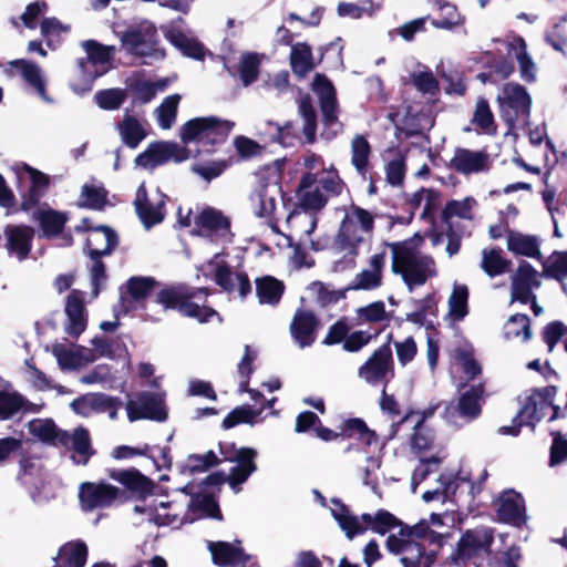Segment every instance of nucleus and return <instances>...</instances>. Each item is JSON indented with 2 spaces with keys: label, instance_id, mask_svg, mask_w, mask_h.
<instances>
[{
  "label": "nucleus",
  "instance_id": "1",
  "mask_svg": "<svg viewBox=\"0 0 567 567\" xmlns=\"http://www.w3.org/2000/svg\"><path fill=\"white\" fill-rule=\"evenodd\" d=\"M444 525L442 515L431 514L413 526H403L396 535L389 536L386 547L391 553L401 555L404 567H431L435 550L425 549V543L442 546L444 536L439 530Z\"/></svg>",
  "mask_w": 567,
  "mask_h": 567
},
{
  "label": "nucleus",
  "instance_id": "2",
  "mask_svg": "<svg viewBox=\"0 0 567 567\" xmlns=\"http://www.w3.org/2000/svg\"><path fill=\"white\" fill-rule=\"evenodd\" d=\"M134 511L146 515L148 522L172 528H178L186 523H193L204 517L221 519L216 499L206 492L183 502L144 499L142 504L134 506Z\"/></svg>",
  "mask_w": 567,
  "mask_h": 567
},
{
  "label": "nucleus",
  "instance_id": "3",
  "mask_svg": "<svg viewBox=\"0 0 567 567\" xmlns=\"http://www.w3.org/2000/svg\"><path fill=\"white\" fill-rule=\"evenodd\" d=\"M422 241L421 237L415 236L389 245L392 255V272L402 278L410 291L425 285L437 275L434 258L420 248Z\"/></svg>",
  "mask_w": 567,
  "mask_h": 567
},
{
  "label": "nucleus",
  "instance_id": "4",
  "mask_svg": "<svg viewBox=\"0 0 567 567\" xmlns=\"http://www.w3.org/2000/svg\"><path fill=\"white\" fill-rule=\"evenodd\" d=\"M344 188L346 184L332 164L322 167L320 173L307 172L296 192L298 206L316 214L324 208L330 197L341 195Z\"/></svg>",
  "mask_w": 567,
  "mask_h": 567
},
{
  "label": "nucleus",
  "instance_id": "5",
  "mask_svg": "<svg viewBox=\"0 0 567 567\" xmlns=\"http://www.w3.org/2000/svg\"><path fill=\"white\" fill-rule=\"evenodd\" d=\"M206 295L205 289H193L185 286L164 288L156 293L154 300L144 305L145 309H150L152 305L161 306L163 310L177 309L187 317L197 319L199 322H209L213 319L220 320L219 315L212 308L199 306L195 300L202 299L200 296Z\"/></svg>",
  "mask_w": 567,
  "mask_h": 567
},
{
  "label": "nucleus",
  "instance_id": "6",
  "mask_svg": "<svg viewBox=\"0 0 567 567\" xmlns=\"http://www.w3.org/2000/svg\"><path fill=\"white\" fill-rule=\"evenodd\" d=\"M330 512L348 538H353L367 529L384 535L392 528L401 525V522L385 509H379L374 514L355 516L337 499L331 502Z\"/></svg>",
  "mask_w": 567,
  "mask_h": 567
},
{
  "label": "nucleus",
  "instance_id": "7",
  "mask_svg": "<svg viewBox=\"0 0 567 567\" xmlns=\"http://www.w3.org/2000/svg\"><path fill=\"white\" fill-rule=\"evenodd\" d=\"M219 450L225 461L234 462L236 465L231 467L228 477L224 473H214L208 475L203 483L213 487L220 486L228 481L231 489L238 493L241 489L240 485L257 470L255 463L257 452L249 447L235 450L234 445L229 443H220Z\"/></svg>",
  "mask_w": 567,
  "mask_h": 567
},
{
  "label": "nucleus",
  "instance_id": "8",
  "mask_svg": "<svg viewBox=\"0 0 567 567\" xmlns=\"http://www.w3.org/2000/svg\"><path fill=\"white\" fill-rule=\"evenodd\" d=\"M234 123L215 116L196 117L186 122L179 131L184 144L195 143L200 152H209L210 147L226 140Z\"/></svg>",
  "mask_w": 567,
  "mask_h": 567
},
{
  "label": "nucleus",
  "instance_id": "9",
  "mask_svg": "<svg viewBox=\"0 0 567 567\" xmlns=\"http://www.w3.org/2000/svg\"><path fill=\"white\" fill-rule=\"evenodd\" d=\"M374 215L358 206L347 208L336 243L342 249L354 252L358 246L370 240L374 231Z\"/></svg>",
  "mask_w": 567,
  "mask_h": 567
},
{
  "label": "nucleus",
  "instance_id": "10",
  "mask_svg": "<svg viewBox=\"0 0 567 567\" xmlns=\"http://www.w3.org/2000/svg\"><path fill=\"white\" fill-rule=\"evenodd\" d=\"M121 42L127 52L142 58L146 64L163 60L165 56L164 51L158 45L156 28L150 21L130 27L121 35Z\"/></svg>",
  "mask_w": 567,
  "mask_h": 567
},
{
  "label": "nucleus",
  "instance_id": "11",
  "mask_svg": "<svg viewBox=\"0 0 567 567\" xmlns=\"http://www.w3.org/2000/svg\"><path fill=\"white\" fill-rule=\"evenodd\" d=\"M501 113L507 124L526 125L530 114L532 99L527 91L517 83H507L497 96Z\"/></svg>",
  "mask_w": 567,
  "mask_h": 567
},
{
  "label": "nucleus",
  "instance_id": "12",
  "mask_svg": "<svg viewBox=\"0 0 567 567\" xmlns=\"http://www.w3.org/2000/svg\"><path fill=\"white\" fill-rule=\"evenodd\" d=\"M203 276L213 278L215 282L228 292H238L245 297L251 290L250 281L244 272L231 271L219 254L202 265L198 269Z\"/></svg>",
  "mask_w": 567,
  "mask_h": 567
},
{
  "label": "nucleus",
  "instance_id": "13",
  "mask_svg": "<svg viewBox=\"0 0 567 567\" xmlns=\"http://www.w3.org/2000/svg\"><path fill=\"white\" fill-rule=\"evenodd\" d=\"M551 410L553 414L550 420L558 417L559 409L557 406H553L547 396L543 391H534L526 400L525 404L518 412L516 419L514 420V426H504L501 429L503 434L517 435L518 427L522 425H530L535 426V423L538 422L542 417L547 414V411Z\"/></svg>",
  "mask_w": 567,
  "mask_h": 567
},
{
  "label": "nucleus",
  "instance_id": "14",
  "mask_svg": "<svg viewBox=\"0 0 567 567\" xmlns=\"http://www.w3.org/2000/svg\"><path fill=\"white\" fill-rule=\"evenodd\" d=\"M194 233L216 245L230 241V223L221 212L207 207L195 217Z\"/></svg>",
  "mask_w": 567,
  "mask_h": 567
},
{
  "label": "nucleus",
  "instance_id": "15",
  "mask_svg": "<svg viewBox=\"0 0 567 567\" xmlns=\"http://www.w3.org/2000/svg\"><path fill=\"white\" fill-rule=\"evenodd\" d=\"M482 401L483 386H473L460 396L456 405L446 408L444 417L450 424L461 427L481 414Z\"/></svg>",
  "mask_w": 567,
  "mask_h": 567
},
{
  "label": "nucleus",
  "instance_id": "16",
  "mask_svg": "<svg viewBox=\"0 0 567 567\" xmlns=\"http://www.w3.org/2000/svg\"><path fill=\"white\" fill-rule=\"evenodd\" d=\"M165 394L161 391L154 393L143 392L136 399H131L126 403L127 417L131 422L141 419L154 421H164L167 417L164 404Z\"/></svg>",
  "mask_w": 567,
  "mask_h": 567
},
{
  "label": "nucleus",
  "instance_id": "17",
  "mask_svg": "<svg viewBox=\"0 0 567 567\" xmlns=\"http://www.w3.org/2000/svg\"><path fill=\"white\" fill-rule=\"evenodd\" d=\"M190 156V152L174 142H156L135 158V164L142 168L153 169L171 159L182 162Z\"/></svg>",
  "mask_w": 567,
  "mask_h": 567
},
{
  "label": "nucleus",
  "instance_id": "18",
  "mask_svg": "<svg viewBox=\"0 0 567 567\" xmlns=\"http://www.w3.org/2000/svg\"><path fill=\"white\" fill-rule=\"evenodd\" d=\"M120 496V489L109 483L84 482L80 485L79 498L82 509L93 511L111 506Z\"/></svg>",
  "mask_w": 567,
  "mask_h": 567
},
{
  "label": "nucleus",
  "instance_id": "19",
  "mask_svg": "<svg viewBox=\"0 0 567 567\" xmlns=\"http://www.w3.org/2000/svg\"><path fill=\"white\" fill-rule=\"evenodd\" d=\"M164 203L165 195L158 189L148 195L143 184L137 188L134 205L145 228H151L164 219Z\"/></svg>",
  "mask_w": 567,
  "mask_h": 567
},
{
  "label": "nucleus",
  "instance_id": "20",
  "mask_svg": "<svg viewBox=\"0 0 567 567\" xmlns=\"http://www.w3.org/2000/svg\"><path fill=\"white\" fill-rule=\"evenodd\" d=\"M494 504L499 520L517 527L526 524L525 504L520 494L515 491H506L498 496Z\"/></svg>",
  "mask_w": 567,
  "mask_h": 567
},
{
  "label": "nucleus",
  "instance_id": "21",
  "mask_svg": "<svg viewBox=\"0 0 567 567\" xmlns=\"http://www.w3.org/2000/svg\"><path fill=\"white\" fill-rule=\"evenodd\" d=\"M540 286L538 272L527 262H522L512 276V301L528 303L533 290Z\"/></svg>",
  "mask_w": 567,
  "mask_h": 567
},
{
  "label": "nucleus",
  "instance_id": "22",
  "mask_svg": "<svg viewBox=\"0 0 567 567\" xmlns=\"http://www.w3.org/2000/svg\"><path fill=\"white\" fill-rule=\"evenodd\" d=\"M312 89L319 96L324 124L331 126L333 134H337L341 130V124L337 121V101L333 85L324 75L317 74L312 82Z\"/></svg>",
  "mask_w": 567,
  "mask_h": 567
},
{
  "label": "nucleus",
  "instance_id": "23",
  "mask_svg": "<svg viewBox=\"0 0 567 567\" xmlns=\"http://www.w3.org/2000/svg\"><path fill=\"white\" fill-rule=\"evenodd\" d=\"M392 367V350L389 344L377 349L369 360L360 367L359 377L365 382L375 384L382 381Z\"/></svg>",
  "mask_w": 567,
  "mask_h": 567
},
{
  "label": "nucleus",
  "instance_id": "24",
  "mask_svg": "<svg viewBox=\"0 0 567 567\" xmlns=\"http://www.w3.org/2000/svg\"><path fill=\"white\" fill-rule=\"evenodd\" d=\"M53 354L63 370H76L96 360V355L90 348L71 344H56Z\"/></svg>",
  "mask_w": 567,
  "mask_h": 567
},
{
  "label": "nucleus",
  "instance_id": "25",
  "mask_svg": "<svg viewBox=\"0 0 567 567\" xmlns=\"http://www.w3.org/2000/svg\"><path fill=\"white\" fill-rule=\"evenodd\" d=\"M450 166L461 174L485 172L489 167V156L483 151L457 148L450 162Z\"/></svg>",
  "mask_w": 567,
  "mask_h": 567
},
{
  "label": "nucleus",
  "instance_id": "26",
  "mask_svg": "<svg viewBox=\"0 0 567 567\" xmlns=\"http://www.w3.org/2000/svg\"><path fill=\"white\" fill-rule=\"evenodd\" d=\"M494 540L493 529L478 527L467 530L458 542V554L464 558L476 556L487 551Z\"/></svg>",
  "mask_w": 567,
  "mask_h": 567
},
{
  "label": "nucleus",
  "instance_id": "27",
  "mask_svg": "<svg viewBox=\"0 0 567 567\" xmlns=\"http://www.w3.org/2000/svg\"><path fill=\"white\" fill-rule=\"evenodd\" d=\"M68 316L66 332L72 337H79L86 328L87 313L84 307V293L72 290L65 301Z\"/></svg>",
  "mask_w": 567,
  "mask_h": 567
},
{
  "label": "nucleus",
  "instance_id": "28",
  "mask_svg": "<svg viewBox=\"0 0 567 567\" xmlns=\"http://www.w3.org/2000/svg\"><path fill=\"white\" fill-rule=\"evenodd\" d=\"M385 264V254L378 252L370 257L369 264L351 281V289L373 290L382 285V272Z\"/></svg>",
  "mask_w": 567,
  "mask_h": 567
},
{
  "label": "nucleus",
  "instance_id": "29",
  "mask_svg": "<svg viewBox=\"0 0 567 567\" xmlns=\"http://www.w3.org/2000/svg\"><path fill=\"white\" fill-rule=\"evenodd\" d=\"M82 228L90 230L86 238V247L92 259L109 255L117 245V237L109 227L100 226L90 229L86 225V219H83Z\"/></svg>",
  "mask_w": 567,
  "mask_h": 567
},
{
  "label": "nucleus",
  "instance_id": "30",
  "mask_svg": "<svg viewBox=\"0 0 567 567\" xmlns=\"http://www.w3.org/2000/svg\"><path fill=\"white\" fill-rule=\"evenodd\" d=\"M34 231L29 226L9 225L4 229L6 248L10 256L19 260L24 259L30 249Z\"/></svg>",
  "mask_w": 567,
  "mask_h": 567
},
{
  "label": "nucleus",
  "instance_id": "31",
  "mask_svg": "<svg viewBox=\"0 0 567 567\" xmlns=\"http://www.w3.org/2000/svg\"><path fill=\"white\" fill-rule=\"evenodd\" d=\"M14 169L19 177H28L31 182L29 195L22 204L23 209H29L45 194L50 184V177L27 164H18L14 166Z\"/></svg>",
  "mask_w": 567,
  "mask_h": 567
},
{
  "label": "nucleus",
  "instance_id": "32",
  "mask_svg": "<svg viewBox=\"0 0 567 567\" xmlns=\"http://www.w3.org/2000/svg\"><path fill=\"white\" fill-rule=\"evenodd\" d=\"M437 481V487L423 493L422 498L424 502L439 499L441 496L449 497L463 486L468 487L470 492L473 489L470 474L463 471L458 472L455 476L441 475Z\"/></svg>",
  "mask_w": 567,
  "mask_h": 567
},
{
  "label": "nucleus",
  "instance_id": "33",
  "mask_svg": "<svg viewBox=\"0 0 567 567\" xmlns=\"http://www.w3.org/2000/svg\"><path fill=\"white\" fill-rule=\"evenodd\" d=\"M317 319L309 311H297L290 324L293 340L300 348L311 346L316 339Z\"/></svg>",
  "mask_w": 567,
  "mask_h": 567
},
{
  "label": "nucleus",
  "instance_id": "34",
  "mask_svg": "<svg viewBox=\"0 0 567 567\" xmlns=\"http://www.w3.org/2000/svg\"><path fill=\"white\" fill-rule=\"evenodd\" d=\"M507 53L517 61L519 74L524 81L536 80V64L528 54L526 42L522 37H513L507 41Z\"/></svg>",
  "mask_w": 567,
  "mask_h": 567
},
{
  "label": "nucleus",
  "instance_id": "35",
  "mask_svg": "<svg viewBox=\"0 0 567 567\" xmlns=\"http://www.w3.org/2000/svg\"><path fill=\"white\" fill-rule=\"evenodd\" d=\"M116 131L122 142L130 148H136L147 136L146 122L130 113H125L116 124Z\"/></svg>",
  "mask_w": 567,
  "mask_h": 567
},
{
  "label": "nucleus",
  "instance_id": "36",
  "mask_svg": "<svg viewBox=\"0 0 567 567\" xmlns=\"http://www.w3.org/2000/svg\"><path fill=\"white\" fill-rule=\"evenodd\" d=\"M29 432L38 440L54 446H66L70 441L68 432L60 431L52 420L34 419L29 422Z\"/></svg>",
  "mask_w": 567,
  "mask_h": 567
},
{
  "label": "nucleus",
  "instance_id": "37",
  "mask_svg": "<svg viewBox=\"0 0 567 567\" xmlns=\"http://www.w3.org/2000/svg\"><path fill=\"white\" fill-rule=\"evenodd\" d=\"M165 34L166 39L184 55L196 60L204 59V47L189 33H185L176 25H171Z\"/></svg>",
  "mask_w": 567,
  "mask_h": 567
},
{
  "label": "nucleus",
  "instance_id": "38",
  "mask_svg": "<svg viewBox=\"0 0 567 567\" xmlns=\"http://www.w3.org/2000/svg\"><path fill=\"white\" fill-rule=\"evenodd\" d=\"M213 561L220 567H234L248 559L241 548L227 542L208 543Z\"/></svg>",
  "mask_w": 567,
  "mask_h": 567
},
{
  "label": "nucleus",
  "instance_id": "39",
  "mask_svg": "<svg viewBox=\"0 0 567 567\" xmlns=\"http://www.w3.org/2000/svg\"><path fill=\"white\" fill-rule=\"evenodd\" d=\"M87 558V547L82 540L62 545L54 557L53 567H83Z\"/></svg>",
  "mask_w": 567,
  "mask_h": 567
},
{
  "label": "nucleus",
  "instance_id": "40",
  "mask_svg": "<svg viewBox=\"0 0 567 567\" xmlns=\"http://www.w3.org/2000/svg\"><path fill=\"white\" fill-rule=\"evenodd\" d=\"M70 406L76 414L87 417L111 408L112 398L102 393H87L73 400Z\"/></svg>",
  "mask_w": 567,
  "mask_h": 567
},
{
  "label": "nucleus",
  "instance_id": "41",
  "mask_svg": "<svg viewBox=\"0 0 567 567\" xmlns=\"http://www.w3.org/2000/svg\"><path fill=\"white\" fill-rule=\"evenodd\" d=\"M12 68L21 71L24 81L39 94L47 103H51V97L45 92V79L39 65L25 60H14L9 63Z\"/></svg>",
  "mask_w": 567,
  "mask_h": 567
},
{
  "label": "nucleus",
  "instance_id": "42",
  "mask_svg": "<svg viewBox=\"0 0 567 567\" xmlns=\"http://www.w3.org/2000/svg\"><path fill=\"white\" fill-rule=\"evenodd\" d=\"M39 223L43 236L50 238L56 236L64 227L68 217L64 213L56 212L49 206H41L32 214Z\"/></svg>",
  "mask_w": 567,
  "mask_h": 567
},
{
  "label": "nucleus",
  "instance_id": "43",
  "mask_svg": "<svg viewBox=\"0 0 567 567\" xmlns=\"http://www.w3.org/2000/svg\"><path fill=\"white\" fill-rule=\"evenodd\" d=\"M507 249L514 255L540 258L539 240L536 236L509 231L506 238Z\"/></svg>",
  "mask_w": 567,
  "mask_h": 567
},
{
  "label": "nucleus",
  "instance_id": "44",
  "mask_svg": "<svg viewBox=\"0 0 567 567\" xmlns=\"http://www.w3.org/2000/svg\"><path fill=\"white\" fill-rule=\"evenodd\" d=\"M78 68L79 75L71 84L72 90L76 94H85L90 92L95 79L106 72L104 66H97V64L86 59H80Z\"/></svg>",
  "mask_w": 567,
  "mask_h": 567
},
{
  "label": "nucleus",
  "instance_id": "45",
  "mask_svg": "<svg viewBox=\"0 0 567 567\" xmlns=\"http://www.w3.org/2000/svg\"><path fill=\"white\" fill-rule=\"evenodd\" d=\"M287 224L292 235L306 244L307 238L317 227V217L309 210H295L288 216Z\"/></svg>",
  "mask_w": 567,
  "mask_h": 567
},
{
  "label": "nucleus",
  "instance_id": "46",
  "mask_svg": "<svg viewBox=\"0 0 567 567\" xmlns=\"http://www.w3.org/2000/svg\"><path fill=\"white\" fill-rule=\"evenodd\" d=\"M351 147V164L355 168L357 173L365 178L371 155V145L363 135H355L350 144Z\"/></svg>",
  "mask_w": 567,
  "mask_h": 567
},
{
  "label": "nucleus",
  "instance_id": "47",
  "mask_svg": "<svg viewBox=\"0 0 567 567\" xmlns=\"http://www.w3.org/2000/svg\"><path fill=\"white\" fill-rule=\"evenodd\" d=\"M70 435L69 444L65 447H71L73 451L72 460L76 464L85 465L93 454L91 447L89 432L83 427H78Z\"/></svg>",
  "mask_w": 567,
  "mask_h": 567
},
{
  "label": "nucleus",
  "instance_id": "48",
  "mask_svg": "<svg viewBox=\"0 0 567 567\" xmlns=\"http://www.w3.org/2000/svg\"><path fill=\"white\" fill-rule=\"evenodd\" d=\"M284 284L271 276H266L256 280V293L261 305H277L284 293Z\"/></svg>",
  "mask_w": 567,
  "mask_h": 567
},
{
  "label": "nucleus",
  "instance_id": "49",
  "mask_svg": "<svg viewBox=\"0 0 567 567\" xmlns=\"http://www.w3.org/2000/svg\"><path fill=\"white\" fill-rule=\"evenodd\" d=\"M453 375L464 373L467 380H474L481 374L482 369L477 361L473 358L471 349L458 348L454 353V361L451 365Z\"/></svg>",
  "mask_w": 567,
  "mask_h": 567
},
{
  "label": "nucleus",
  "instance_id": "50",
  "mask_svg": "<svg viewBox=\"0 0 567 567\" xmlns=\"http://www.w3.org/2000/svg\"><path fill=\"white\" fill-rule=\"evenodd\" d=\"M111 477L141 496H144L152 491L151 481L134 470L114 471L111 473Z\"/></svg>",
  "mask_w": 567,
  "mask_h": 567
},
{
  "label": "nucleus",
  "instance_id": "51",
  "mask_svg": "<svg viewBox=\"0 0 567 567\" xmlns=\"http://www.w3.org/2000/svg\"><path fill=\"white\" fill-rule=\"evenodd\" d=\"M276 187H262L250 197L254 214L258 217H269L276 208Z\"/></svg>",
  "mask_w": 567,
  "mask_h": 567
},
{
  "label": "nucleus",
  "instance_id": "52",
  "mask_svg": "<svg viewBox=\"0 0 567 567\" xmlns=\"http://www.w3.org/2000/svg\"><path fill=\"white\" fill-rule=\"evenodd\" d=\"M290 64L292 71L299 76H303L310 72L315 66L311 48L303 42L292 45Z\"/></svg>",
  "mask_w": 567,
  "mask_h": 567
},
{
  "label": "nucleus",
  "instance_id": "53",
  "mask_svg": "<svg viewBox=\"0 0 567 567\" xmlns=\"http://www.w3.org/2000/svg\"><path fill=\"white\" fill-rule=\"evenodd\" d=\"M344 431L349 436L357 437L369 449H372V453L379 452L382 449V444L379 442L375 433L370 431L360 419L348 420L344 424Z\"/></svg>",
  "mask_w": 567,
  "mask_h": 567
},
{
  "label": "nucleus",
  "instance_id": "54",
  "mask_svg": "<svg viewBox=\"0 0 567 567\" xmlns=\"http://www.w3.org/2000/svg\"><path fill=\"white\" fill-rule=\"evenodd\" d=\"M468 289L465 285L454 284L451 296L449 297V318L452 321L462 320L468 312L467 310Z\"/></svg>",
  "mask_w": 567,
  "mask_h": 567
},
{
  "label": "nucleus",
  "instance_id": "55",
  "mask_svg": "<svg viewBox=\"0 0 567 567\" xmlns=\"http://www.w3.org/2000/svg\"><path fill=\"white\" fill-rule=\"evenodd\" d=\"M511 261L502 256V250L485 248L482 251L481 268L489 277H496L506 271Z\"/></svg>",
  "mask_w": 567,
  "mask_h": 567
},
{
  "label": "nucleus",
  "instance_id": "56",
  "mask_svg": "<svg viewBox=\"0 0 567 567\" xmlns=\"http://www.w3.org/2000/svg\"><path fill=\"white\" fill-rule=\"evenodd\" d=\"M264 59V54L255 52L243 53L239 59V78L245 86L254 83L259 75V66Z\"/></svg>",
  "mask_w": 567,
  "mask_h": 567
},
{
  "label": "nucleus",
  "instance_id": "57",
  "mask_svg": "<svg viewBox=\"0 0 567 567\" xmlns=\"http://www.w3.org/2000/svg\"><path fill=\"white\" fill-rule=\"evenodd\" d=\"M0 389V419L6 420L22 409L23 399L17 392L10 391L1 378Z\"/></svg>",
  "mask_w": 567,
  "mask_h": 567
},
{
  "label": "nucleus",
  "instance_id": "58",
  "mask_svg": "<svg viewBox=\"0 0 567 567\" xmlns=\"http://www.w3.org/2000/svg\"><path fill=\"white\" fill-rule=\"evenodd\" d=\"M411 204L421 209L423 218H430L439 207L440 195L433 189L422 188L412 195Z\"/></svg>",
  "mask_w": 567,
  "mask_h": 567
},
{
  "label": "nucleus",
  "instance_id": "59",
  "mask_svg": "<svg viewBox=\"0 0 567 567\" xmlns=\"http://www.w3.org/2000/svg\"><path fill=\"white\" fill-rule=\"evenodd\" d=\"M544 274L559 280L564 291L567 292V251L554 252L544 266Z\"/></svg>",
  "mask_w": 567,
  "mask_h": 567
},
{
  "label": "nucleus",
  "instance_id": "60",
  "mask_svg": "<svg viewBox=\"0 0 567 567\" xmlns=\"http://www.w3.org/2000/svg\"><path fill=\"white\" fill-rule=\"evenodd\" d=\"M256 358V353L247 346L245 348V354L241 361L238 364V373H239V391L247 392L250 395V399L254 401H258L262 394L254 389L248 388V379L252 372L251 363Z\"/></svg>",
  "mask_w": 567,
  "mask_h": 567
},
{
  "label": "nucleus",
  "instance_id": "61",
  "mask_svg": "<svg viewBox=\"0 0 567 567\" xmlns=\"http://www.w3.org/2000/svg\"><path fill=\"white\" fill-rule=\"evenodd\" d=\"M218 458L213 451H208L203 455H189L181 465V471L184 474L204 473L210 466L218 464Z\"/></svg>",
  "mask_w": 567,
  "mask_h": 567
},
{
  "label": "nucleus",
  "instance_id": "62",
  "mask_svg": "<svg viewBox=\"0 0 567 567\" xmlns=\"http://www.w3.org/2000/svg\"><path fill=\"white\" fill-rule=\"evenodd\" d=\"M504 334L507 339L529 340L532 337L529 318L520 313L512 316L504 326Z\"/></svg>",
  "mask_w": 567,
  "mask_h": 567
},
{
  "label": "nucleus",
  "instance_id": "63",
  "mask_svg": "<svg viewBox=\"0 0 567 567\" xmlns=\"http://www.w3.org/2000/svg\"><path fill=\"white\" fill-rule=\"evenodd\" d=\"M179 101L181 95L173 94L165 97L162 104L156 109L157 122L162 128L168 130L174 124Z\"/></svg>",
  "mask_w": 567,
  "mask_h": 567
},
{
  "label": "nucleus",
  "instance_id": "64",
  "mask_svg": "<svg viewBox=\"0 0 567 567\" xmlns=\"http://www.w3.org/2000/svg\"><path fill=\"white\" fill-rule=\"evenodd\" d=\"M262 408L255 409L250 405H241L234 409L223 421L225 429H230L239 423L254 424L262 412Z\"/></svg>",
  "mask_w": 567,
  "mask_h": 567
}]
</instances>
